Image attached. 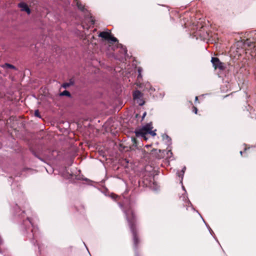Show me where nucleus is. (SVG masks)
<instances>
[{
	"label": "nucleus",
	"mask_w": 256,
	"mask_h": 256,
	"mask_svg": "<svg viewBox=\"0 0 256 256\" xmlns=\"http://www.w3.org/2000/svg\"><path fill=\"white\" fill-rule=\"evenodd\" d=\"M123 211L125 214L126 219L128 223L130 231L133 236L134 248L135 250V256H139L137 252L139 241L137 236L136 228V217L134 210L131 206H129L127 210H123Z\"/></svg>",
	"instance_id": "1"
},
{
	"label": "nucleus",
	"mask_w": 256,
	"mask_h": 256,
	"mask_svg": "<svg viewBox=\"0 0 256 256\" xmlns=\"http://www.w3.org/2000/svg\"><path fill=\"white\" fill-rule=\"evenodd\" d=\"M20 228L22 234L30 240L31 242L34 245L36 242L34 240L38 232V227L34 226L31 220L27 217L21 224Z\"/></svg>",
	"instance_id": "2"
},
{
	"label": "nucleus",
	"mask_w": 256,
	"mask_h": 256,
	"mask_svg": "<svg viewBox=\"0 0 256 256\" xmlns=\"http://www.w3.org/2000/svg\"><path fill=\"white\" fill-rule=\"evenodd\" d=\"M153 127L152 122L146 124L142 128L136 129L134 131L136 136L137 137H142L146 140L147 139L146 136L148 134H150L152 136L156 135L155 130H152Z\"/></svg>",
	"instance_id": "3"
},
{
	"label": "nucleus",
	"mask_w": 256,
	"mask_h": 256,
	"mask_svg": "<svg viewBox=\"0 0 256 256\" xmlns=\"http://www.w3.org/2000/svg\"><path fill=\"white\" fill-rule=\"evenodd\" d=\"M211 62L215 69L218 68L222 70L224 68L223 63L220 62L218 58L212 57L211 60Z\"/></svg>",
	"instance_id": "4"
},
{
	"label": "nucleus",
	"mask_w": 256,
	"mask_h": 256,
	"mask_svg": "<svg viewBox=\"0 0 256 256\" xmlns=\"http://www.w3.org/2000/svg\"><path fill=\"white\" fill-rule=\"evenodd\" d=\"M18 6L20 8L22 11L26 12L28 14H30V9L25 2H21L19 3L18 4Z\"/></svg>",
	"instance_id": "5"
},
{
	"label": "nucleus",
	"mask_w": 256,
	"mask_h": 256,
	"mask_svg": "<svg viewBox=\"0 0 256 256\" xmlns=\"http://www.w3.org/2000/svg\"><path fill=\"white\" fill-rule=\"evenodd\" d=\"M162 138L163 140H164L168 145V148L170 147L172 144L171 138L166 134H162Z\"/></svg>",
	"instance_id": "6"
},
{
	"label": "nucleus",
	"mask_w": 256,
	"mask_h": 256,
	"mask_svg": "<svg viewBox=\"0 0 256 256\" xmlns=\"http://www.w3.org/2000/svg\"><path fill=\"white\" fill-rule=\"evenodd\" d=\"M110 32H102L98 34V36L100 37H101L106 40H108V38L110 37Z\"/></svg>",
	"instance_id": "7"
},
{
	"label": "nucleus",
	"mask_w": 256,
	"mask_h": 256,
	"mask_svg": "<svg viewBox=\"0 0 256 256\" xmlns=\"http://www.w3.org/2000/svg\"><path fill=\"white\" fill-rule=\"evenodd\" d=\"M143 94L138 90H136L133 92V97L134 100L140 99L142 98Z\"/></svg>",
	"instance_id": "8"
},
{
	"label": "nucleus",
	"mask_w": 256,
	"mask_h": 256,
	"mask_svg": "<svg viewBox=\"0 0 256 256\" xmlns=\"http://www.w3.org/2000/svg\"><path fill=\"white\" fill-rule=\"evenodd\" d=\"M74 2L76 4V5L80 10L82 12H84L86 11V9L84 8V6H83L78 0H74Z\"/></svg>",
	"instance_id": "9"
},
{
	"label": "nucleus",
	"mask_w": 256,
	"mask_h": 256,
	"mask_svg": "<svg viewBox=\"0 0 256 256\" xmlns=\"http://www.w3.org/2000/svg\"><path fill=\"white\" fill-rule=\"evenodd\" d=\"M186 170V167L184 166L182 169V170L180 172L178 171L177 172V174L179 178H181L180 180V183L182 184V180L184 176V174L185 172V170Z\"/></svg>",
	"instance_id": "10"
},
{
	"label": "nucleus",
	"mask_w": 256,
	"mask_h": 256,
	"mask_svg": "<svg viewBox=\"0 0 256 256\" xmlns=\"http://www.w3.org/2000/svg\"><path fill=\"white\" fill-rule=\"evenodd\" d=\"M2 67L4 68H12L14 70H16V68L12 64H8V63H5L2 66Z\"/></svg>",
	"instance_id": "11"
},
{
	"label": "nucleus",
	"mask_w": 256,
	"mask_h": 256,
	"mask_svg": "<svg viewBox=\"0 0 256 256\" xmlns=\"http://www.w3.org/2000/svg\"><path fill=\"white\" fill-rule=\"evenodd\" d=\"M145 87L147 90L151 94L152 92L154 91V88H152L150 82H147L145 84Z\"/></svg>",
	"instance_id": "12"
},
{
	"label": "nucleus",
	"mask_w": 256,
	"mask_h": 256,
	"mask_svg": "<svg viewBox=\"0 0 256 256\" xmlns=\"http://www.w3.org/2000/svg\"><path fill=\"white\" fill-rule=\"evenodd\" d=\"M255 42L254 41L251 42L250 40L247 39L244 42V44L248 46H254V48L256 50V46L254 44Z\"/></svg>",
	"instance_id": "13"
},
{
	"label": "nucleus",
	"mask_w": 256,
	"mask_h": 256,
	"mask_svg": "<svg viewBox=\"0 0 256 256\" xmlns=\"http://www.w3.org/2000/svg\"><path fill=\"white\" fill-rule=\"evenodd\" d=\"M74 84V82L72 80H70L69 82H65V83H64L62 84V87L64 88H66L70 86H72Z\"/></svg>",
	"instance_id": "14"
},
{
	"label": "nucleus",
	"mask_w": 256,
	"mask_h": 256,
	"mask_svg": "<svg viewBox=\"0 0 256 256\" xmlns=\"http://www.w3.org/2000/svg\"><path fill=\"white\" fill-rule=\"evenodd\" d=\"M60 95V96H67L68 97H70L71 96V94H70V92L66 90H64V91H63L62 92Z\"/></svg>",
	"instance_id": "15"
},
{
	"label": "nucleus",
	"mask_w": 256,
	"mask_h": 256,
	"mask_svg": "<svg viewBox=\"0 0 256 256\" xmlns=\"http://www.w3.org/2000/svg\"><path fill=\"white\" fill-rule=\"evenodd\" d=\"M142 68L141 67L138 68V78H142Z\"/></svg>",
	"instance_id": "16"
},
{
	"label": "nucleus",
	"mask_w": 256,
	"mask_h": 256,
	"mask_svg": "<svg viewBox=\"0 0 256 256\" xmlns=\"http://www.w3.org/2000/svg\"><path fill=\"white\" fill-rule=\"evenodd\" d=\"M118 47L122 48L124 52V54L126 56L127 54V50L125 46H124L121 44H118Z\"/></svg>",
	"instance_id": "17"
},
{
	"label": "nucleus",
	"mask_w": 256,
	"mask_h": 256,
	"mask_svg": "<svg viewBox=\"0 0 256 256\" xmlns=\"http://www.w3.org/2000/svg\"><path fill=\"white\" fill-rule=\"evenodd\" d=\"M136 100L137 104H138L139 106H142L144 104V101L142 100V98L136 99Z\"/></svg>",
	"instance_id": "18"
},
{
	"label": "nucleus",
	"mask_w": 256,
	"mask_h": 256,
	"mask_svg": "<svg viewBox=\"0 0 256 256\" xmlns=\"http://www.w3.org/2000/svg\"><path fill=\"white\" fill-rule=\"evenodd\" d=\"M108 40L111 41L112 42H116L118 41V39L112 36L111 34L110 35V37L108 38Z\"/></svg>",
	"instance_id": "19"
},
{
	"label": "nucleus",
	"mask_w": 256,
	"mask_h": 256,
	"mask_svg": "<svg viewBox=\"0 0 256 256\" xmlns=\"http://www.w3.org/2000/svg\"><path fill=\"white\" fill-rule=\"evenodd\" d=\"M34 116L38 118H41V116L38 110H36L34 111Z\"/></svg>",
	"instance_id": "20"
},
{
	"label": "nucleus",
	"mask_w": 256,
	"mask_h": 256,
	"mask_svg": "<svg viewBox=\"0 0 256 256\" xmlns=\"http://www.w3.org/2000/svg\"><path fill=\"white\" fill-rule=\"evenodd\" d=\"M32 153L36 158H38L42 162L44 161L43 159L42 158L40 157L36 152L32 151Z\"/></svg>",
	"instance_id": "21"
},
{
	"label": "nucleus",
	"mask_w": 256,
	"mask_h": 256,
	"mask_svg": "<svg viewBox=\"0 0 256 256\" xmlns=\"http://www.w3.org/2000/svg\"><path fill=\"white\" fill-rule=\"evenodd\" d=\"M168 157L170 158L172 154V152L171 150H168L166 153Z\"/></svg>",
	"instance_id": "22"
},
{
	"label": "nucleus",
	"mask_w": 256,
	"mask_h": 256,
	"mask_svg": "<svg viewBox=\"0 0 256 256\" xmlns=\"http://www.w3.org/2000/svg\"><path fill=\"white\" fill-rule=\"evenodd\" d=\"M205 224H206L207 228H208L210 234H211V235L212 236V234H214L213 231L211 229V228H210V226L208 224H207L206 223Z\"/></svg>",
	"instance_id": "23"
},
{
	"label": "nucleus",
	"mask_w": 256,
	"mask_h": 256,
	"mask_svg": "<svg viewBox=\"0 0 256 256\" xmlns=\"http://www.w3.org/2000/svg\"><path fill=\"white\" fill-rule=\"evenodd\" d=\"M118 197V196L116 194H112L111 195V198H112V199H116V198Z\"/></svg>",
	"instance_id": "24"
},
{
	"label": "nucleus",
	"mask_w": 256,
	"mask_h": 256,
	"mask_svg": "<svg viewBox=\"0 0 256 256\" xmlns=\"http://www.w3.org/2000/svg\"><path fill=\"white\" fill-rule=\"evenodd\" d=\"M193 112L195 113V114H196L197 113V112H198V109L196 107H194V106L193 108Z\"/></svg>",
	"instance_id": "25"
},
{
	"label": "nucleus",
	"mask_w": 256,
	"mask_h": 256,
	"mask_svg": "<svg viewBox=\"0 0 256 256\" xmlns=\"http://www.w3.org/2000/svg\"><path fill=\"white\" fill-rule=\"evenodd\" d=\"M146 112H144L143 114H142V119H144V118L145 117V116H146Z\"/></svg>",
	"instance_id": "26"
},
{
	"label": "nucleus",
	"mask_w": 256,
	"mask_h": 256,
	"mask_svg": "<svg viewBox=\"0 0 256 256\" xmlns=\"http://www.w3.org/2000/svg\"><path fill=\"white\" fill-rule=\"evenodd\" d=\"M118 204L120 208H122L123 206H122V204H121L119 202V203H118Z\"/></svg>",
	"instance_id": "27"
},
{
	"label": "nucleus",
	"mask_w": 256,
	"mask_h": 256,
	"mask_svg": "<svg viewBox=\"0 0 256 256\" xmlns=\"http://www.w3.org/2000/svg\"><path fill=\"white\" fill-rule=\"evenodd\" d=\"M254 75H255V78H256V68L255 70H254Z\"/></svg>",
	"instance_id": "28"
},
{
	"label": "nucleus",
	"mask_w": 256,
	"mask_h": 256,
	"mask_svg": "<svg viewBox=\"0 0 256 256\" xmlns=\"http://www.w3.org/2000/svg\"><path fill=\"white\" fill-rule=\"evenodd\" d=\"M198 215H200V216H201V214H198ZM202 218V220L204 221V222L206 224V222H204V220L203 219V218L202 217H201Z\"/></svg>",
	"instance_id": "29"
},
{
	"label": "nucleus",
	"mask_w": 256,
	"mask_h": 256,
	"mask_svg": "<svg viewBox=\"0 0 256 256\" xmlns=\"http://www.w3.org/2000/svg\"><path fill=\"white\" fill-rule=\"evenodd\" d=\"M198 215H200V216H201V214H198ZM202 218V220L204 221V222L206 224V222H204V220L203 219V218L202 217H201Z\"/></svg>",
	"instance_id": "30"
},
{
	"label": "nucleus",
	"mask_w": 256,
	"mask_h": 256,
	"mask_svg": "<svg viewBox=\"0 0 256 256\" xmlns=\"http://www.w3.org/2000/svg\"><path fill=\"white\" fill-rule=\"evenodd\" d=\"M182 189H183L184 191H186V189H185L184 187L183 186H182Z\"/></svg>",
	"instance_id": "31"
},
{
	"label": "nucleus",
	"mask_w": 256,
	"mask_h": 256,
	"mask_svg": "<svg viewBox=\"0 0 256 256\" xmlns=\"http://www.w3.org/2000/svg\"><path fill=\"white\" fill-rule=\"evenodd\" d=\"M198 100V96H196V97L195 98V100H196V101Z\"/></svg>",
	"instance_id": "32"
},
{
	"label": "nucleus",
	"mask_w": 256,
	"mask_h": 256,
	"mask_svg": "<svg viewBox=\"0 0 256 256\" xmlns=\"http://www.w3.org/2000/svg\"><path fill=\"white\" fill-rule=\"evenodd\" d=\"M240 154H241V155L242 154V151H240Z\"/></svg>",
	"instance_id": "33"
},
{
	"label": "nucleus",
	"mask_w": 256,
	"mask_h": 256,
	"mask_svg": "<svg viewBox=\"0 0 256 256\" xmlns=\"http://www.w3.org/2000/svg\"><path fill=\"white\" fill-rule=\"evenodd\" d=\"M84 244L85 246H86V248H87V247H86V244H85V242H84ZM86 248L88 249V248Z\"/></svg>",
	"instance_id": "34"
},
{
	"label": "nucleus",
	"mask_w": 256,
	"mask_h": 256,
	"mask_svg": "<svg viewBox=\"0 0 256 256\" xmlns=\"http://www.w3.org/2000/svg\"><path fill=\"white\" fill-rule=\"evenodd\" d=\"M22 213L24 214V211H22Z\"/></svg>",
	"instance_id": "35"
}]
</instances>
